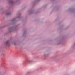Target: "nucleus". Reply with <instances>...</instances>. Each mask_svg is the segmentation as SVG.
I'll return each instance as SVG.
<instances>
[{"instance_id": "obj_1", "label": "nucleus", "mask_w": 75, "mask_h": 75, "mask_svg": "<svg viewBox=\"0 0 75 75\" xmlns=\"http://www.w3.org/2000/svg\"><path fill=\"white\" fill-rule=\"evenodd\" d=\"M33 61L31 60H27L26 61H24L23 63V64H30L32 63Z\"/></svg>"}, {"instance_id": "obj_5", "label": "nucleus", "mask_w": 75, "mask_h": 75, "mask_svg": "<svg viewBox=\"0 0 75 75\" xmlns=\"http://www.w3.org/2000/svg\"><path fill=\"white\" fill-rule=\"evenodd\" d=\"M9 2L11 4H14V2L13 1H9Z\"/></svg>"}, {"instance_id": "obj_8", "label": "nucleus", "mask_w": 75, "mask_h": 75, "mask_svg": "<svg viewBox=\"0 0 75 75\" xmlns=\"http://www.w3.org/2000/svg\"><path fill=\"white\" fill-rule=\"evenodd\" d=\"M14 44H15V45H16V44H15V43H14Z\"/></svg>"}, {"instance_id": "obj_6", "label": "nucleus", "mask_w": 75, "mask_h": 75, "mask_svg": "<svg viewBox=\"0 0 75 75\" xmlns=\"http://www.w3.org/2000/svg\"><path fill=\"white\" fill-rule=\"evenodd\" d=\"M30 74V71H28L26 72V74Z\"/></svg>"}, {"instance_id": "obj_2", "label": "nucleus", "mask_w": 75, "mask_h": 75, "mask_svg": "<svg viewBox=\"0 0 75 75\" xmlns=\"http://www.w3.org/2000/svg\"><path fill=\"white\" fill-rule=\"evenodd\" d=\"M10 44V41L8 40L5 42V45L6 46H8Z\"/></svg>"}, {"instance_id": "obj_7", "label": "nucleus", "mask_w": 75, "mask_h": 75, "mask_svg": "<svg viewBox=\"0 0 75 75\" xmlns=\"http://www.w3.org/2000/svg\"><path fill=\"white\" fill-rule=\"evenodd\" d=\"M7 15H10V13L8 12L6 13Z\"/></svg>"}, {"instance_id": "obj_4", "label": "nucleus", "mask_w": 75, "mask_h": 75, "mask_svg": "<svg viewBox=\"0 0 75 75\" xmlns=\"http://www.w3.org/2000/svg\"><path fill=\"white\" fill-rule=\"evenodd\" d=\"M16 18H14L13 19L11 20V22H13V23H15V22H16Z\"/></svg>"}, {"instance_id": "obj_3", "label": "nucleus", "mask_w": 75, "mask_h": 75, "mask_svg": "<svg viewBox=\"0 0 75 75\" xmlns=\"http://www.w3.org/2000/svg\"><path fill=\"white\" fill-rule=\"evenodd\" d=\"M9 30H10V31H14V28L11 27L9 28Z\"/></svg>"}]
</instances>
